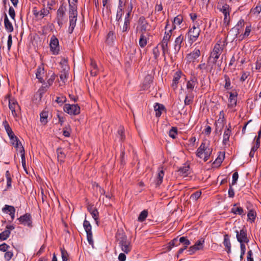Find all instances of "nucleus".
<instances>
[{"label": "nucleus", "mask_w": 261, "mask_h": 261, "mask_svg": "<svg viewBox=\"0 0 261 261\" xmlns=\"http://www.w3.org/2000/svg\"><path fill=\"white\" fill-rule=\"evenodd\" d=\"M57 153L58 161L60 162L61 163H64L66 158V154L63 149L61 148H58L57 150Z\"/></svg>", "instance_id": "cd10ccee"}, {"label": "nucleus", "mask_w": 261, "mask_h": 261, "mask_svg": "<svg viewBox=\"0 0 261 261\" xmlns=\"http://www.w3.org/2000/svg\"><path fill=\"white\" fill-rule=\"evenodd\" d=\"M62 261H67L69 258V254L64 247L60 248Z\"/></svg>", "instance_id": "c03bdc74"}, {"label": "nucleus", "mask_w": 261, "mask_h": 261, "mask_svg": "<svg viewBox=\"0 0 261 261\" xmlns=\"http://www.w3.org/2000/svg\"><path fill=\"white\" fill-rule=\"evenodd\" d=\"M10 142L17 150H20V147L22 146L18 138L15 135L10 138Z\"/></svg>", "instance_id": "393cba45"}, {"label": "nucleus", "mask_w": 261, "mask_h": 261, "mask_svg": "<svg viewBox=\"0 0 261 261\" xmlns=\"http://www.w3.org/2000/svg\"><path fill=\"white\" fill-rule=\"evenodd\" d=\"M217 61H213V60L208 58L207 60V67L210 69V72L214 69V65L216 64Z\"/></svg>", "instance_id": "79ce46f5"}, {"label": "nucleus", "mask_w": 261, "mask_h": 261, "mask_svg": "<svg viewBox=\"0 0 261 261\" xmlns=\"http://www.w3.org/2000/svg\"><path fill=\"white\" fill-rule=\"evenodd\" d=\"M198 85V82L196 79H192L188 81L187 83V92L193 93L194 88L197 87Z\"/></svg>", "instance_id": "4468645a"}, {"label": "nucleus", "mask_w": 261, "mask_h": 261, "mask_svg": "<svg viewBox=\"0 0 261 261\" xmlns=\"http://www.w3.org/2000/svg\"><path fill=\"white\" fill-rule=\"evenodd\" d=\"M148 216V211L146 210H144L141 212L138 218V221L139 222H143L145 220Z\"/></svg>", "instance_id": "a19ab883"}, {"label": "nucleus", "mask_w": 261, "mask_h": 261, "mask_svg": "<svg viewBox=\"0 0 261 261\" xmlns=\"http://www.w3.org/2000/svg\"><path fill=\"white\" fill-rule=\"evenodd\" d=\"M231 134L230 123L228 124V127L225 130L223 135V143L224 145L228 144L230 136Z\"/></svg>", "instance_id": "6ab92c4d"}, {"label": "nucleus", "mask_w": 261, "mask_h": 261, "mask_svg": "<svg viewBox=\"0 0 261 261\" xmlns=\"http://www.w3.org/2000/svg\"><path fill=\"white\" fill-rule=\"evenodd\" d=\"M19 223L29 227H32V219L30 213H25L17 219Z\"/></svg>", "instance_id": "f8f14e48"}, {"label": "nucleus", "mask_w": 261, "mask_h": 261, "mask_svg": "<svg viewBox=\"0 0 261 261\" xmlns=\"http://www.w3.org/2000/svg\"><path fill=\"white\" fill-rule=\"evenodd\" d=\"M224 81H225V85L224 88L226 90H230L232 88L231 86V81L229 76L227 74H225L224 75Z\"/></svg>", "instance_id": "e433bc0d"}, {"label": "nucleus", "mask_w": 261, "mask_h": 261, "mask_svg": "<svg viewBox=\"0 0 261 261\" xmlns=\"http://www.w3.org/2000/svg\"><path fill=\"white\" fill-rule=\"evenodd\" d=\"M181 72L177 71L175 73L173 79L172 80V84L171 85V87L175 89L177 87V84L179 83V81L181 78Z\"/></svg>", "instance_id": "412c9836"}, {"label": "nucleus", "mask_w": 261, "mask_h": 261, "mask_svg": "<svg viewBox=\"0 0 261 261\" xmlns=\"http://www.w3.org/2000/svg\"><path fill=\"white\" fill-rule=\"evenodd\" d=\"M55 101L59 105L61 106L66 101V97L63 95H60L56 97Z\"/></svg>", "instance_id": "de8ad7c7"}, {"label": "nucleus", "mask_w": 261, "mask_h": 261, "mask_svg": "<svg viewBox=\"0 0 261 261\" xmlns=\"http://www.w3.org/2000/svg\"><path fill=\"white\" fill-rule=\"evenodd\" d=\"M172 30H169L168 32L166 31L162 41L169 43L172 36Z\"/></svg>", "instance_id": "ea45409f"}, {"label": "nucleus", "mask_w": 261, "mask_h": 261, "mask_svg": "<svg viewBox=\"0 0 261 261\" xmlns=\"http://www.w3.org/2000/svg\"><path fill=\"white\" fill-rule=\"evenodd\" d=\"M116 38L114 33L113 31H110L107 36L106 42L109 44H112Z\"/></svg>", "instance_id": "f704fd0d"}, {"label": "nucleus", "mask_w": 261, "mask_h": 261, "mask_svg": "<svg viewBox=\"0 0 261 261\" xmlns=\"http://www.w3.org/2000/svg\"><path fill=\"white\" fill-rule=\"evenodd\" d=\"M220 11L223 13L224 17L230 16V10L228 5L225 4L222 6V8H220Z\"/></svg>", "instance_id": "72a5a7b5"}, {"label": "nucleus", "mask_w": 261, "mask_h": 261, "mask_svg": "<svg viewBox=\"0 0 261 261\" xmlns=\"http://www.w3.org/2000/svg\"><path fill=\"white\" fill-rule=\"evenodd\" d=\"M164 176V171L163 170V167H160L158 170V173L155 180L156 187L160 186L163 182Z\"/></svg>", "instance_id": "f3484780"}, {"label": "nucleus", "mask_w": 261, "mask_h": 261, "mask_svg": "<svg viewBox=\"0 0 261 261\" xmlns=\"http://www.w3.org/2000/svg\"><path fill=\"white\" fill-rule=\"evenodd\" d=\"M13 253L12 251L8 250L5 253L4 257L7 261H9L13 257Z\"/></svg>", "instance_id": "052dcab7"}, {"label": "nucleus", "mask_w": 261, "mask_h": 261, "mask_svg": "<svg viewBox=\"0 0 261 261\" xmlns=\"http://www.w3.org/2000/svg\"><path fill=\"white\" fill-rule=\"evenodd\" d=\"M200 191H196L193 193L190 196V199L193 201H196L201 196Z\"/></svg>", "instance_id": "6e6d98bb"}, {"label": "nucleus", "mask_w": 261, "mask_h": 261, "mask_svg": "<svg viewBox=\"0 0 261 261\" xmlns=\"http://www.w3.org/2000/svg\"><path fill=\"white\" fill-rule=\"evenodd\" d=\"M44 74V67L42 66H39L38 67L37 71L36 72V78L39 80V81L41 83H44V80L42 77V75Z\"/></svg>", "instance_id": "b1692460"}, {"label": "nucleus", "mask_w": 261, "mask_h": 261, "mask_svg": "<svg viewBox=\"0 0 261 261\" xmlns=\"http://www.w3.org/2000/svg\"><path fill=\"white\" fill-rule=\"evenodd\" d=\"M56 75L54 73H53L50 75V78L47 81V85H46V87H49L53 84L56 79Z\"/></svg>", "instance_id": "338daca9"}, {"label": "nucleus", "mask_w": 261, "mask_h": 261, "mask_svg": "<svg viewBox=\"0 0 261 261\" xmlns=\"http://www.w3.org/2000/svg\"><path fill=\"white\" fill-rule=\"evenodd\" d=\"M83 226L87 233V238L90 245H93L94 242L92 238V226L90 222L85 220L83 223Z\"/></svg>", "instance_id": "1a4fd4ad"}, {"label": "nucleus", "mask_w": 261, "mask_h": 261, "mask_svg": "<svg viewBox=\"0 0 261 261\" xmlns=\"http://www.w3.org/2000/svg\"><path fill=\"white\" fill-rule=\"evenodd\" d=\"M201 32L199 28V22L196 21L192 28H190L188 32V36L190 43L191 44L196 41Z\"/></svg>", "instance_id": "7ed1b4c3"}, {"label": "nucleus", "mask_w": 261, "mask_h": 261, "mask_svg": "<svg viewBox=\"0 0 261 261\" xmlns=\"http://www.w3.org/2000/svg\"><path fill=\"white\" fill-rule=\"evenodd\" d=\"M49 13V10L45 8L44 7L40 11H39V18H43L44 16L48 15Z\"/></svg>", "instance_id": "8fccbe9b"}, {"label": "nucleus", "mask_w": 261, "mask_h": 261, "mask_svg": "<svg viewBox=\"0 0 261 261\" xmlns=\"http://www.w3.org/2000/svg\"><path fill=\"white\" fill-rule=\"evenodd\" d=\"M49 47L50 51L54 55L59 54L60 51L59 40L55 35H53L50 38Z\"/></svg>", "instance_id": "9d476101"}, {"label": "nucleus", "mask_w": 261, "mask_h": 261, "mask_svg": "<svg viewBox=\"0 0 261 261\" xmlns=\"http://www.w3.org/2000/svg\"><path fill=\"white\" fill-rule=\"evenodd\" d=\"M48 112L43 111L40 113V122L42 124L45 125L47 123Z\"/></svg>", "instance_id": "58836bf2"}, {"label": "nucleus", "mask_w": 261, "mask_h": 261, "mask_svg": "<svg viewBox=\"0 0 261 261\" xmlns=\"http://www.w3.org/2000/svg\"><path fill=\"white\" fill-rule=\"evenodd\" d=\"M260 136H261V129L258 132V136L257 137L256 136L255 138V142L254 145L253 146L255 147V148H258L260 146Z\"/></svg>", "instance_id": "864d4df0"}, {"label": "nucleus", "mask_w": 261, "mask_h": 261, "mask_svg": "<svg viewBox=\"0 0 261 261\" xmlns=\"http://www.w3.org/2000/svg\"><path fill=\"white\" fill-rule=\"evenodd\" d=\"M139 45L141 47H144L147 43V38L144 34H141L139 39Z\"/></svg>", "instance_id": "c9c22d12"}, {"label": "nucleus", "mask_w": 261, "mask_h": 261, "mask_svg": "<svg viewBox=\"0 0 261 261\" xmlns=\"http://www.w3.org/2000/svg\"><path fill=\"white\" fill-rule=\"evenodd\" d=\"M184 40V37L182 35H179L176 38L174 47L175 52L178 53L180 50Z\"/></svg>", "instance_id": "dca6fc26"}, {"label": "nucleus", "mask_w": 261, "mask_h": 261, "mask_svg": "<svg viewBox=\"0 0 261 261\" xmlns=\"http://www.w3.org/2000/svg\"><path fill=\"white\" fill-rule=\"evenodd\" d=\"M212 150L213 149L210 147L209 142L204 140L197 150L196 156L206 162L210 159Z\"/></svg>", "instance_id": "f03ea898"}, {"label": "nucleus", "mask_w": 261, "mask_h": 261, "mask_svg": "<svg viewBox=\"0 0 261 261\" xmlns=\"http://www.w3.org/2000/svg\"><path fill=\"white\" fill-rule=\"evenodd\" d=\"M160 45L162 49L163 56L164 57V60L166 59V54H169V49L168 47V43L162 41L158 45Z\"/></svg>", "instance_id": "bb28decb"}, {"label": "nucleus", "mask_w": 261, "mask_h": 261, "mask_svg": "<svg viewBox=\"0 0 261 261\" xmlns=\"http://www.w3.org/2000/svg\"><path fill=\"white\" fill-rule=\"evenodd\" d=\"M235 232L237 241L240 244L249 243V239L247 237V229L244 226L240 231L236 230Z\"/></svg>", "instance_id": "0eeeda50"}, {"label": "nucleus", "mask_w": 261, "mask_h": 261, "mask_svg": "<svg viewBox=\"0 0 261 261\" xmlns=\"http://www.w3.org/2000/svg\"><path fill=\"white\" fill-rule=\"evenodd\" d=\"M90 70V74L92 76H95L97 75L98 72V67L95 61L93 60H91Z\"/></svg>", "instance_id": "4be33fe9"}, {"label": "nucleus", "mask_w": 261, "mask_h": 261, "mask_svg": "<svg viewBox=\"0 0 261 261\" xmlns=\"http://www.w3.org/2000/svg\"><path fill=\"white\" fill-rule=\"evenodd\" d=\"M4 25L5 28L8 32H12L13 31V27L12 23L9 21L7 14H5L4 18Z\"/></svg>", "instance_id": "5701e85b"}, {"label": "nucleus", "mask_w": 261, "mask_h": 261, "mask_svg": "<svg viewBox=\"0 0 261 261\" xmlns=\"http://www.w3.org/2000/svg\"><path fill=\"white\" fill-rule=\"evenodd\" d=\"M117 133L119 135L120 140L121 141H124L125 139V136L124 135V128L123 127H120L118 130Z\"/></svg>", "instance_id": "13d9d810"}, {"label": "nucleus", "mask_w": 261, "mask_h": 261, "mask_svg": "<svg viewBox=\"0 0 261 261\" xmlns=\"http://www.w3.org/2000/svg\"><path fill=\"white\" fill-rule=\"evenodd\" d=\"M247 216L248 219H249L251 222H254L256 216V212L253 210H249Z\"/></svg>", "instance_id": "a18cd8bd"}, {"label": "nucleus", "mask_w": 261, "mask_h": 261, "mask_svg": "<svg viewBox=\"0 0 261 261\" xmlns=\"http://www.w3.org/2000/svg\"><path fill=\"white\" fill-rule=\"evenodd\" d=\"M194 95L193 93L187 92L185 99V105H190L193 101Z\"/></svg>", "instance_id": "473e14b6"}, {"label": "nucleus", "mask_w": 261, "mask_h": 261, "mask_svg": "<svg viewBox=\"0 0 261 261\" xmlns=\"http://www.w3.org/2000/svg\"><path fill=\"white\" fill-rule=\"evenodd\" d=\"M223 244L225 247L226 251L227 253H230L231 252V245L230 242L229 236L228 234H225L224 235Z\"/></svg>", "instance_id": "aec40b11"}, {"label": "nucleus", "mask_w": 261, "mask_h": 261, "mask_svg": "<svg viewBox=\"0 0 261 261\" xmlns=\"http://www.w3.org/2000/svg\"><path fill=\"white\" fill-rule=\"evenodd\" d=\"M204 243V240L203 239L201 238L200 240H198L195 243V244L193 246L194 247H195L196 248H197L196 249L199 250L200 249H202V248L203 247V245Z\"/></svg>", "instance_id": "49530a36"}, {"label": "nucleus", "mask_w": 261, "mask_h": 261, "mask_svg": "<svg viewBox=\"0 0 261 261\" xmlns=\"http://www.w3.org/2000/svg\"><path fill=\"white\" fill-rule=\"evenodd\" d=\"M11 231L9 230H5L0 233V240L4 241L7 240L10 236Z\"/></svg>", "instance_id": "37998d69"}, {"label": "nucleus", "mask_w": 261, "mask_h": 261, "mask_svg": "<svg viewBox=\"0 0 261 261\" xmlns=\"http://www.w3.org/2000/svg\"><path fill=\"white\" fill-rule=\"evenodd\" d=\"M69 27L68 29L69 33H72L74 27L76 25L77 20V10L69 11Z\"/></svg>", "instance_id": "423d86ee"}, {"label": "nucleus", "mask_w": 261, "mask_h": 261, "mask_svg": "<svg viewBox=\"0 0 261 261\" xmlns=\"http://www.w3.org/2000/svg\"><path fill=\"white\" fill-rule=\"evenodd\" d=\"M13 210L14 212H15V208L13 206L6 204L2 208V211L5 213H9V214H11V210L13 211Z\"/></svg>", "instance_id": "09e8293b"}, {"label": "nucleus", "mask_w": 261, "mask_h": 261, "mask_svg": "<svg viewBox=\"0 0 261 261\" xmlns=\"http://www.w3.org/2000/svg\"><path fill=\"white\" fill-rule=\"evenodd\" d=\"M200 50L199 49L195 48L192 52L187 55L186 58L188 62H194L200 57Z\"/></svg>", "instance_id": "ddd939ff"}, {"label": "nucleus", "mask_w": 261, "mask_h": 261, "mask_svg": "<svg viewBox=\"0 0 261 261\" xmlns=\"http://www.w3.org/2000/svg\"><path fill=\"white\" fill-rule=\"evenodd\" d=\"M66 15V8L62 5L59 7L57 12V21L60 28L62 27L64 22H65V16Z\"/></svg>", "instance_id": "6e6552de"}, {"label": "nucleus", "mask_w": 261, "mask_h": 261, "mask_svg": "<svg viewBox=\"0 0 261 261\" xmlns=\"http://www.w3.org/2000/svg\"><path fill=\"white\" fill-rule=\"evenodd\" d=\"M69 6V10H77V0H68Z\"/></svg>", "instance_id": "3c124183"}, {"label": "nucleus", "mask_w": 261, "mask_h": 261, "mask_svg": "<svg viewBox=\"0 0 261 261\" xmlns=\"http://www.w3.org/2000/svg\"><path fill=\"white\" fill-rule=\"evenodd\" d=\"M3 125L5 127V130H6L9 138L15 136V134H14L11 128L10 127L9 123H8V122L6 120H5L3 122Z\"/></svg>", "instance_id": "c756f323"}, {"label": "nucleus", "mask_w": 261, "mask_h": 261, "mask_svg": "<svg viewBox=\"0 0 261 261\" xmlns=\"http://www.w3.org/2000/svg\"><path fill=\"white\" fill-rule=\"evenodd\" d=\"M154 111L155 112V116L157 117L161 116L162 111L165 109L163 105L159 103H156L154 106Z\"/></svg>", "instance_id": "a878e982"}, {"label": "nucleus", "mask_w": 261, "mask_h": 261, "mask_svg": "<svg viewBox=\"0 0 261 261\" xmlns=\"http://www.w3.org/2000/svg\"><path fill=\"white\" fill-rule=\"evenodd\" d=\"M189 165H188L187 166H183L182 167H180L178 169V172H179V174L182 176H186L188 175V172L189 170Z\"/></svg>", "instance_id": "4c0bfd02"}, {"label": "nucleus", "mask_w": 261, "mask_h": 261, "mask_svg": "<svg viewBox=\"0 0 261 261\" xmlns=\"http://www.w3.org/2000/svg\"><path fill=\"white\" fill-rule=\"evenodd\" d=\"M179 242V243H182L184 245H190L191 244L190 241L185 237H180Z\"/></svg>", "instance_id": "774afa93"}, {"label": "nucleus", "mask_w": 261, "mask_h": 261, "mask_svg": "<svg viewBox=\"0 0 261 261\" xmlns=\"http://www.w3.org/2000/svg\"><path fill=\"white\" fill-rule=\"evenodd\" d=\"M225 158V153L220 152L218 156L215 160V161L213 162V165L214 167H219L223 161L224 160Z\"/></svg>", "instance_id": "c85d7f7f"}, {"label": "nucleus", "mask_w": 261, "mask_h": 261, "mask_svg": "<svg viewBox=\"0 0 261 261\" xmlns=\"http://www.w3.org/2000/svg\"><path fill=\"white\" fill-rule=\"evenodd\" d=\"M130 20H124V24L122 28V32H125L130 28Z\"/></svg>", "instance_id": "bf43d9fd"}, {"label": "nucleus", "mask_w": 261, "mask_h": 261, "mask_svg": "<svg viewBox=\"0 0 261 261\" xmlns=\"http://www.w3.org/2000/svg\"><path fill=\"white\" fill-rule=\"evenodd\" d=\"M229 94L228 107L233 108L236 107L237 105L238 94L237 93H234L232 92H230Z\"/></svg>", "instance_id": "a211bd4d"}, {"label": "nucleus", "mask_w": 261, "mask_h": 261, "mask_svg": "<svg viewBox=\"0 0 261 261\" xmlns=\"http://www.w3.org/2000/svg\"><path fill=\"white\" fill-rule=\"evenodd\" d=\"M63 110L64 112L70 115H77L80 113V107L77 104H65Z\"/></svg>", "instance_id": "39448f33"}, {"label": "nucleus", "mask_w": 261, "mask_h": 261, "mask_svg": "<svg viewBox=\"0 0 261 261\" xmlns=\"http://www.w3.org/2000/svg\"><path fill=\"white\" fill-rule=\"evenodd\" d=\"M123 14V9L121 8L118 9V10H117V14H116V21L119 22L120 20H121Z\"/></svg>", "instance_id": "0e129e2a"}, {"label": "nucleus", "mask_w": 261, "mask_h": 261, "mask_svg": "<svg viewBox=\"0 0 261 261\" xmlns=\"http://www.w3.org/2000/svg\"><path fill=\"white\" fill-rule=\"evenodd\" d=\"M9 108L11 111L12 114L14 117H18V113L20 111V108L17 101L14 99H10L9 101Z\"/></svg>", "instance_id": "9b49d317"}, {"label": "nucleus", "mask_w": 261, "mask_h": 261, "mask_svg": "<svg viewBox=\"0 0 261 261\" xmlns=\"http://www.w3.org/2000/svg\"><path fill=\"white\" fill-rule=\"evenodd\" d=\"M140 31L141 33V34H144V33L146 31L149 30V29L148 28L149 24L148 22L144 23V24H140Z\"/></svg>", "instance_id": "5fc2aeb1"}, {"label": "nucleus", "mask_w": 261, "mask_h": 261, "mask_svg": "<svg viewBox=\"0 0 261 261\" xmlns=\"http://www.w3.org/2000/svg\"><path fill=\"white\" fill-rule=\"evenodd\" d=\"M116 239L122 251L127 254L131 251L132 246L130 242L124 232L118 231L116 234Z\"/></svg>", "instance_id": "f257e3e1"}, {"label": "nucleus", "mask_w": 261, "mask_h": 261, "mask_svg": "<svg viewBox=\"0 0 261 261\" xmlns=\"http://www.w3.org/2000/svg\"><path fill=\"white\" fill-rule=\"evenodd\" d=\"M177 134V129L175 127H172L171 129L169 130V135L170 137L173 139H175L176 138V136Z\"/></svg>", "instance_id": "4d7b16f0"}, {"label": "nucleus", "mask_w": 261, "mask_h": 261, "mask_svg": "<svg viewBox=\"0 0 261 261\" xmlns=\"http://www.w3.org/2000/svg\"><path fill=\"white\" fill-rule=\"evenodd\" d=\"M183 20L182 16L180 15H177L175 17L173 20V23L179 25L180 24Z\"/></svg>", "instance_id": "680f3d73"}, {"label": "nucleus", "mask_w": 261, "mask_h": 261, "mask_svg": "<svg viewBox=\"0 0 261 261\" xmlns=\"http://www.w3.org/2000/svg\"><path fill=\"white\" fill-rule=\"evenodd\" d=\"M196 68L199 69L201 73L204 72V71H207L208 69L207 64L204 62H202V61L201 62V63L198 65Z\"/></svg>", "instance_id": "603ef678"}, {"label": "nucleus", "mask_w": 261, "mask_h": 261, "mask_svg": "<svg viewBox=\"0 0 261 261\" xmlns=\"http://www.w3.org/2000/svg\"><path fill=\"white\" fill-rule=\"evenodd\" d=\"M237 203H235L233 205V207L231 210V213H233L234 214H238L240 215H245L244 213V210L243 208L242 207H236Z\"/></svg>", "instance_id": "2f4dec72"}, {"label": "nucleus", "mask_w": 261, "mask_h": 261, "mask_svg": "<svg viewBox=\"0 0 261 261\" xmlns=\"http://www.w3.org/2000/svg\"><path fill=\"white\" fill-rule=\"evenodd\" d=\"M153 82V77L150 74H147L144 78L142 84V88L143 90H147L150 87L151 84Z\"/></svg>", "instance_id": "2eb2a0df"}, {"label": "nucleus", "mask_w": 261, "mask_h": 261, "mask_svg": "<svg viewBox=\"0 0 261 261\" xmlns=\"http://www.w3.org/2000/svg\"><path fill=\"white\" fill-rule=\"evenodd\" d=\"M226 44L227 43H226L225 41L223 42V45H221L218 43H216L208 58L213 59V61H217L223 51L224 47Z\"/></svg>", "instance_id": "20e7f679"}, {"label": "nucleus", "mask_w": 261, "mask_h": 261, "mask_svg": "<svg viewBox=\"0 0 261 261\" xmlns=\"http://www.w3.org/2000/svg\"><path fill=\"white\" fill-rule=\"evenodd\" d=\"M152 53L154 56V58L155 60H158V57L160 56V53L159 49L158 48V45L156 47H154L152 49Z\"/></svg>", "instance_id": "e2e57ef3"}, {"label": "nucleus", "mask_w": 261, "mask_h": 261, "mask_svg": "<svg viewBox=\"0 0 261 261\" xmlns=\"http://www.w3.org/2000/svg\"><path fill=\"white\" fill-rule=\"evenodd\" d=\"M93 217V218L94 219V220L96 221V224L98 225V212L97 209L94 210V211H92L90 213Z\"/></svg>", "instance_id": "69168bd1"}, {"label": "nucleus", "mask_w": 261, "mask_h": 261, "mask_svg": "<svg viewBox=\"0 0 261 261\" xmlns=\"http://www.w3.org/2000/svg\"><path fill=\"white\" fill-rule=\"evenodd\" d=\"M20 153L21 154V163L24 169V170L26 171L27 167H26V163H25V151L24 147L23 146H21L20 147V150H19Z\"/></svg>", "instance_id": "7c9ffc66"}]
</instances>
